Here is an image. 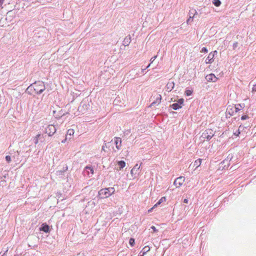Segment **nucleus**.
Listing matches in <instances>:
<instances>
[{
	"instance_id": "7ed1b4c3",
	"label": "nucleus",
	"mask_w": 256,
	"mask_h": 256,
	"mask_svg": "<svg viewBox=\"0 0 256 256\" xmlns=\"http://www.w3.org/2000/svg\"><path fill=\"white\" fill-rule=\"evenodd\" d=\"M90 108V105L88 100H82L78 108V110L82 114L86 113Z\"/></svg>"
},
{
	"instance_id": "6e6552de",
	"label": "nucleus",
	"mask_w": 256,
	"mask_h": 256,
	"mask_svg": "<svg viewBox=\"0 0 256 256\" xmlns=\"http://www.w3.org/2000/svg\"><path fill=\"white\" fill-rule=\"evenodd\" d=\"M184 102V100L183 98H180L178 100V102L174 103L170 106L171 108H172L174 110H177L182 107V105Z\"/></svg>"
},
{
	"instance_id": "ddd939ff",
	"label": "nucleus",
	"mask_w": 256,
	"mask_h": 256,
	"mask_svg": "<svg viewBox=\"0 0 256 256\" xmlns=\"http://www.w3.org/2000/svg\"><path fill=\"white\" fill-rule=\"evenodd\" d=\"M26 92L30 94H34V83L28 86L26 90Z\"/></svg>"
},
{
	"instance_id": "5701e85b",
	"label": "nucleus",
	"mask_w": 256,
	"mask_h": 256,
	"mask_svg": "<svg viewBox=\"0 0 256 256\" xmlns=\"http://www.w3.org/2000/svg\"><path fill=\"white\" fill-rule=\"evenodd\" d=\"M118 164L120 166V170L125 166L126 162L123 160H120L118 162Z\"/></svg>"
},
{
	"instance_id": "bb28decb",
	"label": "nucleus",
	"mask_w": 256,
	"mask_h": 256,
	"mask_svg": "<svg viewBox=\"0 0 256 256\" xmlns=\"http://www.w3.org/2000/svg\"><path fill=\"white\" fill-rule=\"evenodd\" d=\"M129 244L131 246H133L134 244V240L132 238H130L129 240Z\"/></svg>"
},
{
	"instance_id": "72a5a7b5",
	"label": "nucleus",
	"mask_w": 256,
	"mask_h": 256,
	"mask_svg": "<svg viewBox=\"0 0 256 256\" xmlns=\"http://www.w3.org/2000/svg\"><path fill=\"white\" fill-rule=\"evenodd\" d=\"M200 52H208V50L205 47H204L202 48L201 50H200Z\"/></svg>"
},
{
	"instance_id": "58836bf2",
	"label": "nucleus",
	"mask_w": 256,
	"mask_h": 256,
	"mask_svg": "<svg viewBox=\"0 0 256 256\" xmlns=\"http://www.w3.org/2000/svg\"><path fill=\"white\" fill-rule=\"evenodd\" d=\"M151 228L153 230L154 232H158V230L154 226H152Z\"/></svg>"
},
{
	"instance_id": "9b49d317",
	"label": "nucleus",
	"mask_w": 256,
	"mask_h": 256,
	"mask_svg": "<svg viewBox=\"0 0 256 256\" xmlns=\"http://www.w3.org/2000/svg\"><path fill=\"white\" fill-rule=\"evenodd\" d=\"M206 80L208 82H215L217 80V78L214 76L213 74H208L206 77Z\"/></svg>"
},
{
	"instance_id": "a18cd8bd",
	"label": "nucleus",
	"mask_w": 256,
	"mask_h": 256,
	"mask_svg": "<svg viewBox=\"0 0 256 256\" xmlns=\"http://www.w3.org/2000/svg\"><path fill=\"white\" fill-rule=\"evenodd\" d=\"M144 254H143V252H142L140 254H139L138 256H144Z\"/></svg>"
},
{
	"instance_id": "37998d69",
	"label": "nucleus",
	"mask_w": 256,
	"mask_h": 256,
	"mask_svg": "<svg viewBox=\"0 0 256 256\" xmlns=\"http://www.w3.org/2000/svg\"><path fill=\"white\" fill-rule=\"evenodd\" d=\"M190 14L192 16L194 15V12H192V13H190V12H189V16H190Z\"/></svg>"
},
{
	"instance_id": "f704fd0d",
	"label": "nucleus",
	"mask_w": 256,
	"mask_h": 256,
	"mask_svg": "<svg viewBox=\"0 0 256 256\" xmlns=\"http://www.w3.org/2000/svg\"><path fill=\"white\" fill-rule=\"evenodd\" d=\"M156 58H157V56H154L150 60V64H152Z\"/></svg>"
},
{
	"instance_id": "2f4dec72",
	"label": "nucleus",
	"mask_w": 256,
	"mask_h": 256,
	"mask_svg": "<svg viewBox=\"0 0 256 256\" xmlns=\"http://www.w3.org/2000/svg\"><path fill=\"white\" fill-rule=\"evenodd\" d=\"M88 205H90L92 206H94L95 205H96V204L94 202V201L93 200H91V201H90L88 202Z\"/></svg>"
},
{
	"instance_id": "ea45409f",
	"label": "nucleus",
	"mask_w": 256,
	"mask_h": 256,
	"mask_svg": "<svg viewBox=\"0 0 256 256\" xmlns=\"http://www.w3.org/2000/svg\"><path fill=\"white\" fill-rule=\"evenodd\" d=\"M4 0H0V7H1L4 2Z\"/></svg>"
},
{
	"instance_id": "1a4fd4ad",
	"label": "nucleus",
	"mask_w": 256,
	"mask_h": 256,
	"mask_svg": "<svg viewBox=\"0 0 256 256\" xmlns=\"http://www.w3.org/2000/svg\"><path fill=\"white\" fill-rule=\"evenodd\" d=\"M184 182V177L180 176L175 180L174 184L176 186V187L178 188L181 186Z\"/></svg>"
},
{
	"instance_id": "412c9836",
	"label": "nucleus",
	"mask_w": 256,
	"mask_h": 256,
	"mask_svg": "<svg viewBox=\"0 0 256 256\" xmlns=\"http://www.w3.org/2000/svg\"><path fill=\"white\" fill-rule=\"evenodd\" d=\"M150 248L148 246H144L142 250L140 252V254L142 252H143V254H145L147 252L150 251Z\"/></svg>"
},
{
	"instance_id": "a878e982",
	"label": "nucleus",
	"mask_w": 256,
	"mask_h": 256,
	"mask_svg": "<svg viewBox=\"0 0 256 256\" xmlns=\"http://www.w3.org/2000/svg\"><path fill=\"white\" fill-rule=\"evenodd\" d=\"M74 134V131L72 129H70L68 130L67 135H70V136Z\"/></svg>"
},
{
	"instance_id": "c03bdc74",
	"label": "nucleus",
	"mask_w": 256,
	"mask_h": 256,
	"mask_svg": "<svg viewBox=\"0 0 256 256\" xmlns=\"http://www.w3.org/2000/svg\"><path fill=\"white\" fill-rule=\"evenodd\" d=\"M66 140H67V138H66L64 140H62V142L64 143L66 142Z\"/></svg>"
},
{
	"instance_id": "4be33fe9",
	"label": "nucleus",
	"mask_w": 256,
	"mask_h": 256,
	"mask_svg": "<svg viewBox=\"0 0 256 256\" xmlns=\"http://www.w3.org/2000/svg\"><path fill=\"white\" fill-rule=\"evenodd\" d=\"M202 159L200 158L196 160L194 162V166H196V168H198L200 165Z\"/></svg>"
},
{
	"instance_id": "dca6fc26",
	"label": "nucleus",
	"mask_w": 256,
	"mask_h": 256,
	"mask_svg": "<svg viewBox=\"0 0 256 256\" xmlns=\"http://www.w3.org/2000/svg\"><path fill=\"white\" fill-rule=\"evenodd\" d=\"M244 104H238L236 106H234L233 108H234V109L235 112H238L239 110H242L244 108Z\"/></svg>"
},
{
	"instance_id": "6ab92c4d",
	"label": "nucleus",
	"mask_w": 256,
	"mask_h": 256,
	"mask_svg": "<svg viewBox=\"0 0 256 256\" xmlns=\"http://www.w3.org/2000/svg\"><path fill=\"white\" fill-rule=\"evenodd\" d=\"M130 42V36L126 37L123 41V44L126 46H128Z\"/></svg>"
},
{
	"instance_id": "f3484780",
	"label": "nucleus",
	"mask_w": 256,
	"mask_h": 256,
	"mask_svg": "<svg viewBox=\"0 0 256 256\" xmlns=\"http://www.w3.org/2000/svg\"><path fill=\"white\" fill-rule=\"evenodd\" d=\"M44 138V135H42L40 134H38L34 138V143L35 144H37L39 140H40L42 138Z\"/></svg>"
},
{
	"instance_id": "423d86ee",
	"label": "nucleus",
	"mask_w": 256,
	"mask_h": 256,
	"mask_svg": "<svg viewBox=\"0 0 256 256\" xmlns=\"http://www.w3.org/2000/svg\"><path fill=\"white\" fill-rule=\"evenodd\" d=\"M218 54V52L216 50H214L213 52H210L206 60V64H212L214 62V58L216 55Z\"/></svg>"
},
{
	"instance_id": "393cba45",
	"label": "nucleus",
	"mask_w": 256,
	"mask_h": 256,
	"mask_svg": "<svg viewBox=\"0 0 256 256\" xmlns=\"http://www.w3.org/2000/svg\"><path fill=\"white\" fill-rule=\"evenodd\" d=\"M193 18H194V16H192L190 14V16H189V18H188V20L186 21L187 24H190V22H192V21Z\"/></svg>"
},
{
	"instance_id": "f03ea898",
	"label": "nucleus",
	"mask_w": 256,
	"mask_h": 256,
	"mask_svg": "<svg viewBox=\"0 0 256 256\" xmlns=\"http://www.w3.org/2000/svg\"><path fill=\"white\" fill-rule=\"evenodd\" d=\"M34 93L40 94L46 89L44 84L43 82L38 81L34 82Z\"/></svg>"
},
{
	"instance_id": "2eb2a0df",
	"label": "nucleus",
	"mask_w": 256,
	"mask_h": 256,
	"mask_svg": "<svg viewBox=\"0 0 256 256\" xmlns=\"http://www.w3.org/2000/svg\"><path fill=\"white\" fill-rule=\"evenodd\" d=\"M49 226L46 224H43L41 226L40 228V231H43L45 232H49Z\"/></svg>"
},
{
	"instance_id": "e433bc0d",
	"label": "nucleus",
	"mask_w": 256,
	"mask_h": 256,
	"mask_svg": "<svg viewBox=\"0 0 256 256\" xmlns=\"http://www.w3.org/2000/svg\"><path fill=\"white\" fill-rule=\"evenodd\" d=\"M248 116H246V115H244V116H242V117H241V119L242 120H246L247 118H248Z\"/></svg>"
},
{
	"instance_id": "a19ab883",
	"label": "nucleus",
	"mask_w": 256,
	"mask_h": 256,
	"mask_svg": "<svg viewBox=\"0 0 256 256\" xmlns=\"http://www.w3.org/2000/svg\"><path fill=\"white\" fill-rule=\"evenodd\" d=\"M146 70V68H142V69L141 70V72H142V73H144V71H145V70Z\"/></svg>"
},
{
	"instance_id": "aec40b11",
	"label": "nucleus",
	"mask_w": 256,
	"mask_h": 256,
	"mask_svg": "<svg viewBox=\"0 0 256 256\" xmlns=\"http://www.w3.org/2000/svg\"><path fill=\"white\" fill-rule=\"evenodd\" d=\"M166 200V198L164 197H162V198L159 200L158 202L154 206L153 208H150V210H148V212H151L152 210L153 209V208L155 206H157L160 204L162 202H163L165 201Z\"/></svg>"
},
{
	"instance_id": "8fccbe9b",
	"label": "nucleus",
	"mask_w": 256,
	"mask_h": 256,
	"mask_svg": "<svg viewBox=\"0 0 256 256\" xmlns=\"http://www.w3.org/2000/svg\"><path fill=\"white\" fill-rule=\"evenodd\" d=\"M102 150H104V146H102Z\"/></svg>"
},
{
	"instance_id": "0eeeda50",
	"label": "nucleus",
	"mask_w": 256,
	"mask_h": 256,
	"mask_svg": "<svg viewBox=\"0 0 256 256\" xmlns=\"http://www.w3.org/2000/svg\"><path fill=\"white\" fill-rule=\"evenodd\" d=\"M140 166H138V164H136L130 171V174L133 178H135L138 175V170L140 168Z\"/></svg>"
},
{
	"instance_id": "c85d7f7f",
	"label": "nucleus",
	"mask_w": 256,
	"mask_h": 256,
	"mask_svg": "<svg viewBox=\"0 0 256 256\" xmlns=\"http://www.w3.org/2000/svg\"><path fill=\"white\" fill-rule=\"evenodd\" d=\"M185 93L186 96H190L192 94V91L190 90H186Z\"/></svg>"
},
{
	"instance_id": "a211bd4d",
	"label": "nucleus",
	"mask_w": 256,
	"mask_h": 256,
	"mask_svg": "<svg viewBox=\"0 0 256 256\" xmlns=\"http://www.w3.org/2000/svg\"><path fill=\"white\" fill-rule=\"evenodd\" d=\"M226 112V114H230V116H232L234 114V113H236L234 112V108H233V106L230 108V106L227 108Z\"/></svg>"
},
{
	"instance_id": "20e7f679",
	"label": "nucleus",
	"mask_w": 256,
	"mask_h": 256,
	"mask_svg": "<svg viewBox=\"0 0 256 256\" xmlns=\"http://www.w3.org/2000/svg\"><path fill=\"white\" fill-rule=\"evenodd\" d=\"M214 135V132L212 129H208L202 134L200 137L201 140L204 141L206 139L207 140H209Z\"/></svg>"
},
{
	"instance_id": "09e8293b",
	"label": "nucleus",
	"mask_w": 256,
	"mask_h": 256,
	"mask_svg": "<svg viewBox=\"0 0 256 256\" xmlns=\"http://www.w3.org/2000/svg\"><path fill=\"white\" fill-rule=\"evenodd\" d=\"M228 166H226V165H224V168H228Z\"/></svg>"
},
{
	"instance_id": "473e14b6",
	"label": "nucleus",
	"mask_w": 256,
	"mask_h": 256,
	"mask_svg": "<svg viewBox=\"0 0 256 256\" xmlns=\"http://www.w3.org/2000/svg\"><path fill=\"white\" fill-rule=\"evenodd\" d=\"M192 12H194V15L192 16H194H194L198 14V12L194 9H192L190 10V13H192Z\"/></svg>"
},
{
	"instance_id": "79ce46f5",
	"label": "nucleus",
	"mask_w": 256,
	"mask_h": 256,
	"mask_svg": "<svg viewBox=\"0 0 256 256\" xmlns=\"http://www.w3.org/2000/svg\"><path fill=\"white\" fill-rule=\"evenodd\" d=\"M184 203H188V199H184Z\"/></svg>"
},
{
	"instance_id": "9d476101",
	"label": "nucleus",
	"mask_w": 256,
	"mask_h": 256,
	"mask_svg": "<svg viewBox=\"0 0 256 256\" xmlns=\"http://www.w3.org/2000/svg\"><path fill=\"white\" fill-rule=\"evenodd\" d=\"M155 98V100L151 104L150 106H154L155 104H159L161 102L162 96L160 94H156Z\"/></svg>"
},
{
	"instance_id": "de8ad7c7",
	"label": "nucleus",
	"mask_w": 256,
	"mask_h": 256,
	"mask_svg": "<svg viewBox=\"0 0 256 256\" xmlns=\"http://www.w3.org/2000/svg\"><path fill=\"white\" fill-rule=\"evenodd\" d=\"M150 64H151L150 63L148 66H147L146 67V68H148L150 66Z\"/></svg>"
},
{
	"instance_id": "b1692460",
	"label": "nucleus",
	"mask_w": 256,
	"mask_h": 256,
	"mask_svg": "<svg viewBox=\"0 0 256 256\" xmlns=\"http://www.w3.org/2000/svg\"><path fill=\"white\" fill-rule=\"evenodd\" d=\"M213 4L216 6H219L221 4V2L220 0H214Z\"/></svg>"
},
{
	"instance_id": "f257e3e1",
	"label": "nucleus",
	"mask_w": 256,
	"mask_h": 256,
	"mask_svg": "<svg viewBox=\"0 0 256 256\" xmlns=\"http://www.w3.org/2000/svg\"><path fill=\"white\" fill-rule=\"evenodd\" d=\"M115 189L114 188H102L98 192V196L100 198H105L109 197L114 194Z\"/></svg>"
},
{
	"instance_id": "39448f33",
	"label": "nucleus",
	"mask_w": 256,
	"mask_h": 256,
	"mask_svg": "<svg viewBox=\"0 0 256 256\" xmlns=\"http://www.w3.org/2000/svg\"><path fill=\"white\" fill-rule=\"evenodd\" d=\"M56 128L53 124H49L45 128L44 132L47 134L49 136H52L56 132Z\"/></svg>"
},
{
	"instance_id": "cd10ccee",
	"label": "nucleus",
	"mask_w": 256,
	"mask_h": 256,
	"mask_svg": "<svg viewBox=\"0 0 256 256\" xmlns=\"http://www.w3.org/2000/svg\"><path fill=\"white\" fill-rule=\"evenodd\" d=\"M6 160L8 163H10L12 160H11V157L10 156H6Z\"/></svg>"
},
{
	"instance_id": "7c9ffc66",
	"label": "nucleus",
	"mask_w": 256,
	"mask_h": 256,
	"mask_svg": "<svg viewBox=\"0 0 256 256\" xmlns=\"http://www.w3.org/2000/svg\"><path fill=\"white\" fill-rule=\"evenodd\" d=\"M86 169L90 170V172L91 174H93L94 170L92 167L87 166L86 167Z\"/></svg>"
},
{
	"instance_id": "4c0bfd02",
	"label": "nucleus",
	"mask_w": 256,
	"mask_h": 256,
	"mask_svg": "<svg viewBox=\"0 0 256 256\" xmlns=\"http://www.w3.org/2000/svg\"><path fill=\"white\" fill-rule=\"evenodd\" d=\"M238 46V43L237 42H236L234 43L233 44V48L235 49Z\"/></svg>"
},
{
	"instance_id": "f8f14e48",
	"label": "nucleus",
	"mask_w": 256,
	"mask_h": 256,
	"mask_svg": "<svg viewBox=\"0 0 256 256\" xmlns=\"http://www.w3.org/2000/svg\"><path fill=\"white\" fill-rule=\"evenodd\" d=\"M174 84L173 81L170 80L166 86V90L170 92L174 88Z\"/></svg>"
},
{
	"instance_id": "49530a36",
	"label": "nucleus",
	"mask_w": 256,
	"mask_h": 256,
	"mask_svg": "<svg viewBox=\"0 0 256 256\" xmlns=\"http://www.w3.org/2000/svg\"><path fill=\"white\" fill-rule=\"evenodd\" d=\"M240 134V132H239V130H238V134H236V133H234V134L238 136Z\"/></svg>"
},
{
	"instance_id": "4468645a",
	"label": "nucleus",
	"mask_w": 256,
	"mask_h": 256,
	"mask_svg": "<svg viewBox=\"0 0 256 256\" xmlns=\"http://www.w3.org/2000/svg\"><path fill=\"white\" fill-rule=\"evenodd\" d=\"M114 143L118 150H120L121 147L122 140L120 138H115Z\"/></svg>"
},
{
	"instance_id": "c756f323",
	"label": "nucleus",
	"mask_w": 256,
	"mask_h": 256,
	"mask_svg": "<svg viewBox=\"0 0 256 256\" xmlns=\"http://www.w3.org/2000/svg\"><path fill=\"white\" fill-rule=\"evenodd\" d=\"M232 156L230 157V155H229L228 156V159H226L225 160H224L223 162H222V163L225 164V163L228 162L229 161V160H230L232 159Z\"/></svg>"
},
{
	"instance_id": "3c124183",
	"label": "nucleus",
	"mask_w": 256,
	"mask_h": 256,
	"mask_svg": "<svg viewBox=\"0 0 256 256\" xmlns=\"http://www.w3.org/2000/svg\"><path fill=\"white\" fill-rule=\"evenodd\" d=\"M2 256H4V255H2Z\"/></svg>"
},
{
	"instance_id": "c9c22d12",
	"label": "nucleus",
	"mask_w": 256,
	"mask_h": 256,
	"mask_svg": "<svg viewBox=\"0 0 256 256\" xmlns=\"http://www.w3.org/2000/svg\"><path fill=\"white\" fill-rule=\"evenodd\" d=\"M252 92L254 93L256 92V84L254 85L252 88Z\"/></svg>"
}]
</instances>
